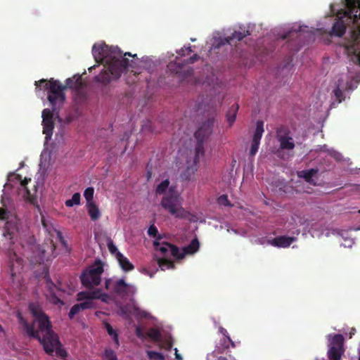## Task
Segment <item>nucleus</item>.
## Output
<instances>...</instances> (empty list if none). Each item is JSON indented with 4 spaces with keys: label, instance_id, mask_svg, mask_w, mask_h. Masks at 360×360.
Instances as JSON below:
<instances>
[{
    "label": "nucleus",
    "instance_id": "e2e57ef3",
    "mask_svg": "<svg viewBox=\"0 0 360 360\" xmlns=\"http://www.w3.org/2000/svg\"><path fill=\"white\" fill-rule=\"evenodd\" d=\"M151 173L150 172H148V179L150 177Z\"/></svg>",
    "mask_w": 360,
    "mask_h": 360
},
{
    "label": "nucleus",
    "instance_id": "5701e85b",
    "mask_svg": "<svg viewBox=\"0 0 360 360\" xmlns=\"http://www.w3.org/2000/svg\"><path fill=\"white\" fill-rule=\"evenodd\" d=\"M264 133V122L263 121L258 120L256 122V129L255 130L252 141L253 142L260 143V140Z\"/></svg>",
    "mask_w": 360,
    "mask_h": 360
},
{
    "label": "nucleus",
    "instance_id": "9b49d317",
    "mask_svg": "<svg viewBox=\"0 0 360 360\" xmlns=\"http://www.w3.org/2000/svg\"><path fill=\"white\" fill-rule=\"evenodd\" d=\"M214 124V118L213 117L207 118V120L200 125L195 132L194 136L195 139L203 141L207 140L212 133Z\"/></svg>",
    "mask_w": 360,
    "mask_h": 360
},
{
    "label": "nucleus",
    "instance_id": "6ab92c4d",
    "mask_svg": "<svg viewBox=\"0 0 360 360\" xmlns=\"http://www.w3.org/2000/svg\"><path fill=\"white\" fill-rule=\"evenodd\" d=\"M250 33L245 28L240 27L238 30H235L231 36L226 38L228 44H231L234 41H241L245 37L250 35Z\"/></svg>",
    "mask_w": 360,
    "mask_h": 360
},
{
    "label": "nucleus",
    "instance_id": "de8ad7c7",
    "mask_svg": "<svg viewBox=\"0 0 360 360\" xmlns=\"http://www.w3.org/2000/svg\"><path fill=\"white\" fill-rule=\"evenodd\" d=\"M51 295L52 297V302L55 304L63 303V301L58 297L53 292L51 288H50Z\"/></svg>",
    "mask_w": 360,
    "mask_h": 360
},
{
    "label": "nucleus",
    "instance_id": "423d86ee",
    "mask_svg": "<svg viewBox=\"0 0 360 360\" xmlns=\"http://www.w3.org/2000/svg\"><path fill=\"white\" fill-rule=\"evenodd\" d=\"M103 267L101 263L90 266L81 275L82 284L86 288L92 289L100 284Z\"/></svg>",
    "mask_w": 360,
    "mask_h": 360
},
{
    "label": "nucleus",
    "instance_id": "ea45409f",
    "mask_svg": "<svg viewBox=\"0 0 360 360\" xmlns=\"http://www.w3.org/2000/svg\"><path fill=\"white\" fill-rule=\"evenodd\" d=\"M81 310L91 309L94 307V304L92 300H86L83 302L79 303Z\"/></svg>",
    "mask_w": 360,
    "mask_h": 360
},
{
    "label": "nucleus",
    "instance_id": "052dcab7",
    "mask_svg": "<svg viewBox=\"0 0 360 360\" xmlns=\"http://www.w3.org/2000/svg\"><path fill=\"white\" fill-rule=\"evenodd\" d=\"M218 360H228V359L225 357H220V358H219Z\"/></svg>",
    "mask_w": 360,
    "mask_h": 360
},
{
    "label": "nucleus",
    "instance_id": "f704fd0d",
    "mask_svg": "<svg viewBox=\"0 0 360 360\" xmlns=\"http://www.w3.org/2000/svg\"><path fill=\"white\" fill-rule=\"evenodd\" d=\"M147 355L150 360H165L164 355L158 352L147 351Z\"/></svg>",
    "mask_w": 360,
    "mask_h": 360
},
{
    "label": "nucleus",
    "instance_id": "c756f323",
    "mask_svg": "<svg viewBox=\"0 0 360 360\" xmlns=\"http://www.w3.org/2000/svg\"><path fill=\"white\" fill-rule=\"evenodd\" d=\"M195 165L194 163V165H191L189 167H187L185 171H184L181 174V178L186 181L191 180L192 176L195 174V172L197 170V168L195 167Z\"/></svg>",
    "mask_w": 360,
    "mask_h": 360
},
{
    "label": "nucleus",
    "instance_id": "4be33fe9",
    "mask_svg": "<svg viewBox=\"0 0 360 360\" xmlns=\"http://www.w3.org/2000/svg\"><path fill=\"white\" fill-rule=\"evenodd\" d=\"M239 109V105L237 103L232 105L226 112V120L229 123V127H231L234 123L236 115Z\"/></svg>",
    "mask_w": 360,
    "mask_h": 360
},
{
    "label": "nucleus",
    "instance_id": "4c0bfd02",
    "mask_svg": "<svg viewBox=\"0 0 360 360\" xmlns=\"http://www.w3.org/2000/svg\"><path fill=\"white\" fill-rule=\"evenodd\" d=\"M81 310V308H80V306L79 304H74L69 313H68V316L70 319H72L74 318V316L77 314Z\"/></svg>",
    "mask_w": 360,
    "mask_h": 360
},
{
    "label": "nucleus",
    "instance_id": "bf43d9fd",
    "mask_svg": "<svg viewBox=\"0 0 360 360\" xmlns=\"http://www.w3.org/2000/svg\"><path fill=\"white\" fill-rule=\"evenodd\" d=\"M96 65H93V66L90 67V68H89V72H91V71H92V70H94V69L96 68Z\"/></svg>",
    "mask_w": 360,
    "mask_h": 360
},
{
    "label": "nucleus",
    "instance_id": "37998d69",
    "mask_svg": "<svg viewBox=\"0 0 360 360\" xmlns=\"http://www.w3.org/2000/svg\"><path fill=\"white\" fill-rule=\"evenodd\" d=\"M229 344H231L232 347H236L235 342L231 339V338L229 336H226V338L223 339L224 348L228 349L229 347Z\"/></svg>",
    "mask_w": 360,
    "mask_h": 360
},
{
    "label": "nucleus",
    "instance_id": "69168bd1",
    "mask_svg": "<svg viewBox=\"0 0 360 360\" xmlns=\"http://www.w3.org/2000/svg\"><path fill=\"white\" fill-rule=\"evenodd\" d=\"M196 39L195 38H191V41H195Z\"/></svg>",
    "mask_w": 360,
    "mask_h": 360
},
{
    "label": "nucleus",
    "instance_id": "c9c22d12",
    "mask_svg": "<svg viewBox=\"0 0 360 360\" xmlns=\"http://www.w3.org/2000/svg\"><path fill=\"white\" fill-rule=\"evenodd\" d=\"M103 360H117L115 352L112 349H105Z\"/></svg>",
    "mask_w": 360,
    "mask_h": 360
},
{
    "label": "nucleus",
    "instance_id": "4d7b16f0",
    "mask_svg": "<svg viewBox=\"0 0 360 360\" xmlns=\"http://www.w3.org/2000/svg\"><path fill=\"white\" fill-rule=\"evenodd\" d=\"M175 351H176V352H175L176 358L177 359H180V360H181V359H182V358H181V356H180V354H179L177 353V349H175Z\"/></svg>",
    "mask_w": 360,
    "mask_h": 360
},
{
    "label": "nucleus",
    "instance_id": "680f3d73",
    "mask_svg": "<svg viewBox=\"0 0 360 360\" xmlns=\"http://www.w3.org/2000/svg\"><path fill=\"white\" fill-rule=\"evenodd\" d=\"M16 178L19 180H21V176L19 174L17 175Z\"/></svg>",
    "mask_w": 360,
    "mask_h": 360
},
{
    "label": "nucleus",
    "instance_id": "0e129e2a",
    "mask_svg": "<svg viewBox=\"0 0 360 360\" xmlns=\"http://www.w3.org/2000/svg\"><path fill=\"white\" fill-rule=\"evenodd\" d=\"M0 331L3 332L4 331V328L3 327L1 326V325L0 324Z\"/></svg>",
    "mask_w": 360,
    "mask_h": 360
},
{
    "label": "nucleus",
    "instance_id": "7ed1b4c3",
    "mask_svg": "<svg viewBox=\"0 0 360 360\" xmlns=\"http://www.w3.org/2000/svg\"><path fill=\"white\" fill-rule=\"evenodd\" d=\"M41 84H44V89L48 91L47 98L53 111H56L57 108H60L65 100L64 91L67 89V86L62 84L58 80L53 78L49 80L42 79L35 82L37 88Z\"/></svg>",
    "mask_w": 360,
    "mask_h": 360
},
{
    "label": "nucleus",
    "instance_id": "7c9ffc66",
    "mask_svg": "<svg viewBox=\"0 0 360 360\" xmlns=\"http://www.w3.org/2000/svg\"><path fill=\"white\" fill-rule=\"evenodd\" d=\"M146 335L154 341H159L161 338L160 330L155 328L149 329L146 333Z\"/></svg>",
    "mask_w": 360,
    "mask_h": 360
},
{
    "label": "nucleus",
    "instance_id": "ddd939ff",
    "mask_svg": "<svg viewBox=\"0 0 360 360\" xmlns=\"http://www.w3.org/2000/svg\"><path fill=\"white\" fill-rule=\"evenodd\" d=\"M8 257L10 264V271L12 277H14L22 269V259L12 250H8Z\"/></svg>",
    "mask_w": 360,
    "mask_h": 360
},
{
    "label": "nucleus",
    "instance_id": "13d9d810",
    "mask_svg": "<svg viewBox=\"0 0 360 360\" xmlns=\"http://www.w3.org/2000/svg\"><path fill=\"white\" fill-rule=\"evenodd\" d=\"M221 332H222V333H223V334L225 335V337H226V336H227V335H226V333H227V332H226V330L224 328H221Z\"/></svg>",
    "mask_w": 360,
    "mask_h": 360
},
{
    "label": "nucleus",
    "instance_id": "b1692460",
    "mask_svg": "<svg viewBox=\"0 0 360 360\" xmlns=\"http://www.w3.org/2000/svg\"><path fill=\"white\" fill-rule=\"evenodd\" d=\"M200 247V243L198 240V238H195L191 240L189 245L187 246H185L183 248V251L184 252V255H191L196 252Z\"/></svg>",
    "mask_w": 360,
    "mask_h": 360
},
{
    "label": "nucleus",
    "instance_id": "0eeeda50",
    "mask_svg": "<svg viewBox=\"0 0 360 360\" xmlns=\"http://www.w3.org/2000/svg\"><path fill=\"white\" fill-rule=\"evenodd\" d=\"M360 30H353L351 33V39L343 44L345 52L350 60L360 66Z\"/></svg>",
    "mask_w": 360,
    "mask_h": 360
},
{
    "label": "nucleus",
    "instance_id": "e433bc0d",
    "mask_svg": "<svg viewBox=\"0 0 360 360\" xmlns=\"http://www.w3.org/2000/svg\"><path fill=\"white\" fill-rule=\"evenodd\" d=\"M334 96L335 97L336 101L338 103H341L342 101L345 100V95L343 91L340 89L339 86H338L336 89L333 91Z\"/></svg>",
    "mask_w": 360,
    "mask_h": 360
},
{
    "label": "nucleus",
    "instance_id": "f3484780",
    "mask_svg": "<svg viewBox=\"0 0 360 360\" xmlns=\"http://www.w3.org/2000/svg\"><path fill=\"white\" fill-rule=\"evenodd\" d=\"M346 32V25L342 18H338L333 24L330 32V36L342 37Z\"/></svg>",
    "mask_w": 360,
    "mask_h": 360
},
{
    "label": "nucleus",
    "instance_id": "a19ab883",
    "mask_svg": "<svg viewBox=\"0 0 360 360\" xmlns=\"http://www.w3.org/2000/svg\"><path fill=\"white\" fill-rule=\"evenodd\" d=\"M217 202L221 205H224V206L231 205L230 202H229L226 195H220L217 199Z\"/></svg>",
    "mask_w": 360,
    "mask_h": 360
},
{
    "label": "nucleus",
    "instance_id": "bb28decb",
    "mask_svg": "<svg viewBox=\"0 0 360 360\" xmlns=\"http://www.w3.org/2000/svg\"><path fill=\"white\" fill-rule=\"evenodd\" d=\"M103 325H104L105 328L107 330L108 334L112 338L117 347H118L120 343H119V340H118V334H117V331L115 330H114L113 328L112 327V326L106 321H103Z\"/></svg>",
    "mask_w": 360,
    "mask_h": 360
},
{
    "label": "nucleus",
    "instance_id": "dca6fc26",
    "mask_svg": "<svg viewBox=\"0 0 360 360\" xmlns=\"http://www.w3.org/2000/svg\"><path fill=\"white\" fill-rule=\"evenodd\" d=\"M65 86H67V89L69 88L76 91L79 89H84L85 84L82 81L81 75H75L72 78L65 80Z\"/></svg>",
    "mask_w": 360,
    "mask_h": 360
},
{
    "label": "nucleus",
    "instance_id": "cd10ccee",
    "mask_svg": "<svg viewBox=\"0 0 360 360\" xmlns=\"http://www.w3.org/2000/svg\"><path fill=\"white\" fill-rule=\"evenodd\" d=\"M280 148L282 150H292L295 148V144L292 141V137L289 138H281V140H279Z\"/></svg>",
    "mask_w": 360,
    "mask_h": 360
},
{
    "label": "nucleus",
    "instance_id": "c03bdc74",
    "mask_svg": "<svg viewBox=\"0 0 360 360\" xmlns=\"http://www.w3.org/2000/svg\"><path fill=\"white\" fill-rule=\"evenodd\" d=\"M260 143L252 141L251 147L250 150V155L254 156L258 151L259 146Z\"/></svg>",
    "mask_w": 360,
    "mask_h": 360
},
{
    "label": "nucleus",
    "instance_id": "f257e3e1",
    "mask_svg": "<svg viewBox=\"0 0 360 360\" xmlns=\"http://www.w3.org/2000/svg\"><path fill=\"white\" fill-rule=\"evenodd\" d=\"M29 309L34 317L32 323H28L20 313L18 314L19 323L26 334L38 340L46 354L53 355L55 351L57 356L65 359L68 353L63 347L58 334L53 330L49 317L37 304L30 303Z\"/></svg>",
    "mask_w": 360,
    "mask_h": 360
},
{
    "label": "nucleus",
    "instance_id": "a211bd4d",
    "mask_svg": "<svg viewBox=\"0 0 360 360\" xmlns=\"http://www.w3.org/2000/svg\"><path fill=\"white\" fill-rule=\"evenodd\" d=\"M318 172L319 169L315 168L302 170L298 172V176L303 178L309 184L315 186L316 185V183L313 177L317 174Z\"/></svg>",
    "mask_w": 360,
    "mask_h": 360
},
{
    "label": "nucleus",
    "instance_id": "1a4fd4ad",
    "mask_svg": "<svg viewBox=\"0 0 360 360\" xmlns=\"http://www.w3.org/2000/svg\"><path fill=\"white\" fill-rule=\"evenodd\" d=\"M167 68L169 72L176 75L181 81L192 76L193 73V69L192 68L186 66L184 63H178L176 61L170 62L167 65Z\"/></svg>",
    "mask_w": 360,
    "mask_h": 360
},
{
    "label": "nucleus",
    "instance_id": "412c9836",
    "mask_svg": "<svg viewBox=\"0 0 360 360\" xmlns=\"http://www.w3.org/2000/svg\"><path fill=\"white\" fill-rule=\"evenodd\" d=\"M116 259L119 262L120 267L125 271H129L134 269V265L129 260L124 257L121 252H117Z\"/></svg>",
    "mask_w": 360,
    "mask_h": 360
},
{
    "label": "nucleus",
    "instance_id": "473e14b6",
    "mask_svg": "<svg viewBox=\"0 0 360 360\" xmlns=\"http://www.w3.org/2000/svg\"><path fill=\"white\" fill-rule=\"evenodd\" d=\"M80 194L75 193L72 195V198L65 201V205L67 207H72L75 205L80 204Z\"/></svg>",
    "mask_w": 360,
    "mask_h": 360
},
{
    "label": "nucleus",
    "instance_id": "39448f33",
    "mask_svg": "<svg viewBox=\"0 0 360 360\" xmlns=\"http://www.w3.org/2000/svg\"><path fill=\"white\" fill-rule=\"evenodd\" d=\"M160 205L176 218L186 219L188 216V212L181 205L179 195L172 187H170L168 192L163 196Z\"/></svg>",
    "mask_w": 360,
    "mask_h": 360
},
{
    "label": "nucleus",
    "instance_id": "f03ea898",
    "mask_svg": "<svg viewBox=\"0 0 360 360\" xmlns=\"http://www.w3.org/2000/svg\"><path fill=\"white\" fill-rule=\"evenodd\" d=\"M92 54L95 60L103 64L105 70L94 77V81L105 88L112 81L119 79L122 73L127 68H134L135 62L129 60L124 56L136 57L129 52L124 53L117 46H110L105 44H94L92 47Z\"/></svg>",
    "mask_w": 360,
    "mask_h": 360
},
{
    "label": "nucleus",
    "instance_id": "603ef678",
    "mask_svg": "<svg viewBox=\"0 0 360 360\" xmlns=\"http://www.w3.org/2000/svg\"><path fill=\"white\" fill-rule=\"evenodd\" d=\"M30 181L31 179L25 178L23 180H21L20 184L22 186L25 187Z\"/></svg>",
    "mask_w": 360,
    "mask_h": 360
},
{
    "label": "nucleus",
    "instance_id": "aec40b11",
    "mask_svg": "<svg viewBox=\"0 0 360 360\" xmlns=\"http://www.w3.org/2000/svg\"><path fill=\"white\" fill-rule=\"evenodd\" d=\"M18 231V226L15 220L7 221L5 224L3 236L12 239Z\"/></svg>",
    "mask_w": 360,
    "mask_h": 360
},
{
    "label": "nucleus",
    "instance_id": "6e6d98bb",
    "mask_svg": "<svg viewBox=\"0 0 360 360\" xmlns=\"http://www.w3.org/2000/svg\"><path fill=\"white\" fill-rule=\"evenodd\" d=\"M356 329L352 328L350 333H349V338L352 337V335L355 333Z\"/></svg>",
    "mask_w": 360,
    "mask_h": 360
},
{
    "label": "nucleus",
    "instance_id": "864d4df0",
    "mask_svg": "<svg viewBox=\"0 0 360 360\" xmlns=\"http://www.w3.org/2000/svg\"><path fill=\"white\" fill-rule=\"evenodd\" d=\"M186 50L185 47H184V48H181L180 50H179L177 51V53L181 56H184L186 54Z\"/></svg>",
    "mask_w": 360,
    "mask_h": 360
},
{
    "label": "nucleus",
    "instance_id": "20e7f679",
    "mask_svg": "<svg viewBox=\"0 0 360 360\" xmlns=\"http://www.w3.org/2000/svg\"><path fill=\"white\" fill-rule=\"evenodd\" d=\"M160 239V238L158 237L154 241V247L156 250L162 253L164 257L158 258L157 262L160 269L163 271L166 269H174V264L172 261L169 259L167 257L170 255L175 259H181L185 257L184 252L183 250L180 252L179 248L174 245L167 242L160 243L159 241Z\"/></svg>",
    "mask_w": 360,
    "mask_h": 360
},
{
    "label": "nucleus",
    "instance_id": "3c124183",
    "mask_svg": "<svg viewBox=\"0 0 360 360\" xmlns=\"http://www.w3.org/2000/svg\"><path fill=\"white\" fill-rule=\"evenodd\" d=\"M300 31H290L288 33H287L285 35L283 36V38L284 39H286V38H288V37H290L292 36H294V34H296L297 36H298L300 34H299Z\"/></svg>",
    "mask_w": 360,
    "mask_h": 360
},
{
    "label": "nucleus",
    "instance_id": "72a5a7b5",
    "mask_svg": "<svg viewBox=\"0 0 360 360\" xmlns=\"http://www.w3.org/2000/svg\"><path fill=\"white\" fill-rule=\"evenodd\" d=\"M94 189L92 187H88L85 189L84 193V196L86 200V205L89 203H92L93 198H94Z\"/></svg>",
    "mask_w": 360,
    "mask_h": 360
},
{
    "label": "nucleus",
    "instance_id": "2f4dec72",
    "mask_svg": "<svg viewBox=\"0 0 360 360\" xmlns=\"http://www.w3.org/2000/svg\"><path fill=\"white\" fill-rule=\"evenodd\" d=\"M169 181L168 179L162 181L160 184L158 185L156 188V194L161 195L165 193L167 189L169 188Z\"/></svg>",
    "mask_w": 360,
    "mask_h": 360
},
{
    "label": "nucleus",
    "instance_id": "9d476101",
    "mask_svg": "<svg viewBox=\"0 0 360 360\" xmlns=\"http://www.w3.org/2000/svg\"><path fill=\"white\" fill-rule=\"evenodd\" d=\"M105 287L107 290H111L121 297L127 296L129 293V286L122 278L115 281L110 278L107 279L105 282Z\"/></svg>",
    "mask_w": 360,
    "mask_h": 360
},
{
    "label": "nucleus",
    "instance_id": "58836bf2",
    "mask_svg": "<svg viewBox=\"0 0 360 360\" xmlns=\"http://www.w3.org/2000/svg\"><path fill=\"white\" fill-rule=\"evenodd\" d=\"M76 95L77 98L81 101H84L87 98L86 92L84 90V89H79L76 90Z\"/></svg>",
    "mask_w": 360,
    "mask_h": 360
},
{
    "label": "nucleus",
    "instance_id": "c85d7f7f",
    "mask_svg": "<svg viewBox=\"0 0 360 360\" xmlns=\"http://www.w3.org/2000/svg\"><path fill=\"white\" fill-rule=\"evenodd\" d=\"M290 131L287 127L280 126L276 129V139L278 141L281 140V138H289Z\"/></svg>",
    "mask_w": 360,
    "mask_h": 360
},
{
    "label": "nucleus",
    "instance_id": "49530a36",
    "mask_svg": "<svg viewBox=\"0 0 360 360\" xmlns=\"http://www.w3.org/2000/svg\"><path fill=\"white\" fill-rule=\"evenodd\" d=\"M8 217V212L6 209L0 207V219H5Z\"/></svg>",
    "mask_w": 360,
    "mask_h": 360
},
{
    "label": "nucleus",
    "instance_id": "8fccbe9b",
    "mask_svg": "<svg viewBox=\"0 0 360 360\" xmlns=\"http://www.w3.org/2000/svg\"><path fill=\"white\" fill-rule=\"evenodd\" d=\"M136 335L138 338L143 339L145 338L144 334L140 327L136 328Z\"/></svg>",
    "mask_w": 360,
    "mask_h": 360
},
{
    "label": "nucleus",
    "instance_id": "5fc2aeb1",
    "mask_svg": "<svg viewBox=\"0 0 360 360\" xmlns=\"http://www.w3.org/2000/svg\"><path fill=\"white\" fill-rule=\"evenodd\" d=\"M184 47H185L186 51H188V53H191L193 51L190 44H188L187 46H184Z\"/></svg>",
    "mask_w": 360,
    "mask_h": 360
},
{
    "label": "nucleus",
    "instance_id": "a18cd8bd",
    "mask_svg": "<svg viewBox=\"0 0 360 360\" xmlns=\"http://www.w3.org/2000/svg\"><path fill=\"white\" fill-rule=\"evenodd\" d=\"M148 234L153 238H155L158 234V229L154 224L150 225L148 228Z\"/></svg>",
    "mask_w": 360,
    "mask_h": 360
},
{
    "label": "nucleus",
    "instance_id": "4468645a",
    "mask_svg": "<svg viewBox=\"0 0 360 360\" xmlns=\"http://www.w3.org/2000/svg\"><path fill=\"white\" fill-rule=\"evenodd\" d=\"M108 298V295L105 293L102 292L101 290L96 289L93 291H82L77 294L78 300H92L94 299H100L103 302H105Z\"/></svg>",
    "mask_w": 360,
    "mask_h": 360
},
{
    "label": "nucleus",
    "instance_id": "79ce46f5",
    "mask_svg": "<svg viewBox=\"0 0 360 360\" xmlns=\"http://www.w3.org/2000/svg\"><path fill=\"white\" fill-rule=\"evenodd\" d=\"M108 250L109 252L111 253V254H113V255H115V256L117 255V252H120L118 250H117V247L115 245V244L113 243L112 240H109L108 241Z\"/></svg>",
    "mask_w": 360,
    "mask_h": 360
},
{
    "label": "nucleus",
    "instance_id": "6e6552de",
    "mask_svg": "<svg viewBox=\"0 0 360 360\" xmlns=\"http://www.w3.org/2000/svg\"><path fill=\"white\" fill-rule=\"evenodd\" d=\"M330 338L328 357L329 360H340L345 352L344 337L341 334L329 335Z\"/></svg>",
    "mask_w": 360,
    "mask_h": 360
},
{
    "label": "nucleus",
    "instance_id": "2eb2a0df",
    "mask_svg": "<svg viewBox=\"0 0 360 360\" xmlns=\"http://www.w3.org/2000/svg\"><path fill=\"white\" fill-rule=\"evenodd\" d=\"M295 240V237L281 236L269 240L268 243L274 247L285 248L289 247Z\"/></svg>",
    "mask_w": 360,
    "mask_h": 360
},
{
    "label": "nucleus",
    "instance_id": "f8f14e48",
    "mask_svg": "<svg viewBox=\"0 0 360 360\" xmlns=\"http://www.w3.org/2000/svg\"><path fill=\"white\" fill-rule=\"evenodd\" d=\"M53 110L45 108L42 111V125L43 133L46 135V139H50L53 134L54 122L53 118Z\"/></svg>",
    "mask_w": 360,
    "mask_h": 360
},
{
    "label": "nucleus",
    "instance_id": "393cba45",
    "mask_svg": "<svg viewBox=\"0 0 360 360\" xmlns=\"http://www.w3.org/2000/svg\"><path fill=\"white\" fill-rule=\"evenodd\" d=\"M88 207V213L93 221H96L98 219L101 217L100 211L98 207L95 205L94 202L89 203L86 205Z\"/></svg>",
    "mask_w": 360,
    "mask_h": 360
},
{
    "label": "nucleus",
    "instance_id": "09e8293b",
    "mask_svg": "<svg viewBox=\"0 0 360 360\" xmlns=\"http://www.w3.org/2000/svg\"><path fill=\"white\" fill-rule=\"evenodd\" d=\"M199 56L198 54H194L193 56H191L187 60L186 63H191L193 64L195 61H197L199 59Z\"/></svg>",
    "mask_w": 360,
    "mask_h": 360
},
{
    "label": "nucleus",
    "instance_id": "a878e982",
    "mask_svg": "<svg viewBox=\"0 0 360 360\" xmlns=\"http://www.w3.org/2000/svg\"><path fill=\"white\" fill-rule=\"evenodd\" d=\"M195 155L194 159V163L197 164L199 162V158L200 156H203L205 153L204 150V141L201 140H197V143L195 146Z\"/></svg>",
    "mask_w": 360,
    "mask_h": 360
}]
</instances>
